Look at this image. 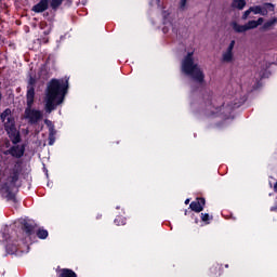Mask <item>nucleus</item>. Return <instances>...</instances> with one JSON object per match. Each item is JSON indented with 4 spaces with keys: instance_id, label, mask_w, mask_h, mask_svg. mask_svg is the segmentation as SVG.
<instances>
[{
    "instance_id": "nucleus-1",
    "label": "nucleus",
    "mask_w": 277,
    "mask_h": 277,
    "mask_svg": "<svg viewBox=\"0 0 277 277\" xmlns=\"http://www.w3.org/2000/svg\"><path fill=\"white\" fill-rule=\"evenodd\" d=\"M66 92H68V79H52L48 83L44 97L45 111L48 114H51L56 105H62L64 103Z\"/></svg>"
},
{
    "instance_id": "nucleus-2",
    "label": "nucleus",
    "mask_w": 277,
    "mask_h": 277,
    "mask_svg": "<svg viewBox=\"0 0 277 277\" xmlns=\"http://www.w3.org/2000/svg\"><path fill=\"white\" fill-rule=\"evenodd\" d=\"M16 181H18V171L16 169L6 168L0 174V194L8 200H15L16 198Z\"/></svg>"
},
{
    "instance_id": "nucleus-3",
    "label": "nucleus",
    "mask_w": 277,
    "mask_h": 277,
    "mask_svg": "<svg viewBox=\"0 0 277 277\" xmlns=\"http://www.w3.org/2000/svg\"><path fill=\"white\" fill-rule=\"evenodd\" d=\"M182 72L190 77L196 83H202L205 81L202 69L194 62V51L188 52L182 61Z\"/></svg>"
},
{
    "instance_id": "nucleus-4",
    "label": "nucleus",
    "mask_w": 277,
    "mask_h": 277,
    "mask_svg": "<svg viewBox=\"0 0 277 277\" xmlns=\"http://www.w3.org/2000/svg\"><path fill=\"white\" fill-rule=\"evenodd\" d=\"M4 129L11 137L13 144H18L21 142V134L18 133V130H16V126L14 124V118L12 117V110L10 108H6L0 116Z\"/></svg>"
},
{
    "instance_id": "nucleus-5",
    "label": "nucleus",
    "mask_w": 277,
    "mask_h": 277,
    "mask_svg": "<svg viewBox=\"0 0 277 277\" xmlns=\"http://www.w3.org/2000/svg\"><path fill=\"white\" fill-rule=\"evenodd\" d=\"M25 118L30 124H36L42 120V111L27 107L25 110Z\"/></svg>"
},
{
    "instance_id": "nucleus-6",
    "label": "nucleus",
    "mask_w": 277,
    "mask_h": 277,
    "mask_svg": "<svg viewBox=\"0 0 277 277\" xmlns=\"http://www.w3.org/2000/svg\"><path fill=\"white\" fill-rule=\"evenodd\" d=\"M234 49L235 40H232L226 50L222 53L221 61L223 62V64H233V62H235V53L233 52Z\"/></svg>"
},
{
    "instance_id": "nucleus-7",
    "label": "nucleus",
    "mask_w": 277,
    "mask_h": 277,
    "mask_svg": "<svg viewBox=\"0 0 277 277\" xmlns=\"http://www.w3.org/2000/svg\"><path fill=\"white\" fill-rule=\"evenodd\" d=\"M163 16V27L162 31L163 34H168V31H176V25H174V22H172V16H170V12L164 11L162 12Z\"/></svg>"
},
{
    "instance_id": "nucleus-8",
    "label": "nucleus",
    "mask_w": 277,
    "mask_h": 277,
    "mask_svg": "<svg viewBox=\"0 0 277 277\" xmlns=\"http://www.w3.org/2000/svg\"><path fill=\"white\" fill-rule=\"evenodd\" d=\"M25 250L22 247H17L14 242H8L6 252L8 254H23L29 252V247L24 245Z\"/></svg>"
},
{
    "instance_id": "nucleus-9",
    "label": "nucleus",
    "mask_w": 277,
    "mask_h": 277,
    "mask_svg": "<svg viewBox=\"0 0 277 277\" xmlns=\"http://www.w3.org/2000/svg\"><path fill=\"white\" fill-rule=\"evenodd\" d=\"M28 83L29 84H28V90H27V95H26L27 107H32L34 98L36 96V91L34 89V83H36V80L34 78H30Z\"/></svg>"
},
{
    "instance_id": "nucleus-10",
    "label": "nucleus",
    "mask_w": 277,
    "mask_h": 277,
    "mask_svg": "<svg viewBox=\"0 0 277 277\" xmlns=\"http://www.w3.org/2000/svg\"><path fill=\"white\" fill-rule=\"evenodd\" d=\"M205 198H197L195 201H193L189 207L192 211H195V213H200L205 209Z\"/></svg>"
},
{
    "instance_id": "nucleus-11",
    "label": "nucleus",
    "mask_w": 277,
    "mask_h": 277,
    "mask_svg": "<svg viewBox=\"0 0 277 277\" xmlns=\"http://www.w3.org/2000/svg\"><path fill=\"white\" fill-rule=\"evenodd\" d=\"M49 10V0H40L35 6H32V12L40 14Z\"/></svg>"
},
{
    "instance_id": "nucleus-12",
    "label": "nucleus",
    "mask_w": 277,
    "mask_h": 277,
    "mask_svg": "<svg viewBox=\"0 0 277 277\" xmlns=\"http://www.w3.org/2000/svg\"><path fill=\"white\" fill-rule=\"evenodd\" d=\"M10 155H12V157H16L17 159L23 157V155H25V147L21 146V145H16L13 146L10 150H9Z\"/></svg>"
},
{
    "instance_id": "nucleus-13",
    "label": "nucleus",
    "mask_w": 277,
    "mask_h": 277,
    "mask_svg": "<svg viewBox=\"0 0 277 277\" xmlns=\"http://www.w3.org/2000/svg\"><path fill=\"white\" fill-rule=\"evenodd\" d=\"M259 25H263V17H260L256 21H249L246 24L247 31H250V29H256V27H259Z\"/></svg>"
},
{
    "instance_id": "nucleus-14",
    "label": "nucleus",
    "mask_w": 277,
    "mask_h": 277,
    "mask_svg": "<svg viewBox=\"0 0 277 277\" xmlns=\"http://www.w3.org/2000/svg\"><path fill=\"white\" fill-rule=\"evenodd\" d=\"M232 27L236 34H245V31H248V28L245 25H239L237 22L232 23Z\"/></svg>"
},
{
    "instance_id": "nucleus-15",
    "label": "nucleus",
    "mask_w": 277,
    "mask_h": 277,
    "mask_svg": "<svg viewBox=\"0 0 277 277\" xmlns=\"http://www.w3.org/2000/svg\"><path fill=\"white\" fill-rule=\"evenodd\" d=\"M250 11L253 12V14H261L262 16L267 15V11L263 8V5L251 6Z\"/></svg>"
},
{
    "instance_id": "nucleus-16",
    "label": "nucleus",
    "mask_w": 277,
    "mask_h": 277,
    "mask_svg": "<svg viewBox=\"0 0 277 277\" xmlns=\"http://www.w3.org/2000/svg\"><path fill=\"white\" fill-rule=\"evenodd\" d=\"M58 277H77V273L72 269L63 268Z\"/></svg>"
},
{
    "instance_id": "nucleus-17",
    "label": "nucleus",
    "mask_w": 277,
    "mask_h": 277,
    "mask_svg": "<svg viewBox=\"0 0 277 277\" xmlns=\"http://www.w3.org/2000/svg\"><path fill=\"white\" fill-rule=\"evenodd\" d=\"M232 5L238 10H243L246 8V0H234Z\"/></svg>"
},
{
    "instance_id": "nucleus-18",
    "label": "nucleus",
    "mask_w": 277,
    "mask_h": 277,
    "mask_svg": "<svg viewBox=\"0 0 277 277\" xmlns=\"http://www.w3.org/2000/svg\"><path fill=\"white\" fill-rule=\"evenodd\" d=\"M37 237L39 239H47V237H49V232L47 229H44V228H39L37 230Z\"/></svg>"
},
{
    "instance_id": "nucleus-19",
    "label": "nucleus",
    "mask_w": 277,
    "mask_h": 277,
    "mask_svg": "<svg viewBox=\"0 0 277 277\" xmlns=\"http://www.w3.org/2000/svg\"><path fill=\"white\" fill-rule=\"evenodd\" d=\"M212 220L213 215H210L209 213H201V221L205 222V224H211Z\"/></svg>"
},
{
    "instance_id": "nucleus-20",
    "label": "nucleus",
    "mask_w": 277,
    "mask_h": 277,
    "mask_svg": "<svg viewBox=\"0 0 277 277\" xmlns=\"http://www.w3.org/2000/svg\"><path fill=\"white\" fill-rule=\"evenodd\" d=\"M56 133L57 132L55 130H51V132H49V146H53L55 144Z\"/></svg>"
},
{
    "instance_id": "nucleus-21",
    "label": "nucleus",
    "mask_w": 277,
    "mask_h": 277,
    "mask_svg": "<svg viewBox=\"0 0 277 277\" xmlns=\"http://www.w3.org/2000/svg\"><path fill=\"white\" fill-rule=\"evenodd\" d=\"M115 224L117 226H124L127 224V219L122 217V216H117L115 219Z\"/></svg>"
},
{
    "instance_id": "nucleus-22",
    "label": "nucleus",
    "mask_w": 277,
    "mask_h": 277,
    "mask_svg": "<svg viewBox=\"0 0 277 277\" xmlns=\"http://www.w3.org/2000/svg\"><path fill=\"white\" fill-rule=\"evenodd\" d=\"M262 8L266 11L267 14L268 12H274L276 6L272 3H264L262 4Z\"/></svg>"
},
{
    "instance_id": "nucleus-23",
    "label": "nucleus",
    "mask_w": 277,
    "mask_h": 277,
    "mask_svg": "<svg viewBox=\"0 0 277 277\" xmlns=\"http://www.w3.org/2000/svg\"><path fill=\"white\" fill-rule=\"evenodd\" d=\"M63 1L64 0H52L51 8H53V10H55V8H60V5H62Z\"/></svg>"
},
{
    "instance_id": "nucleus-24",
    "label": "nucleus",
    "mask_w": 277,
    "mask_h": 277,
    "mask_svg": "<svg viewBox=\"0 0 277 277\" xmlns=\"http://www.w3.org/2000/svg\"><path fill=\"white\" fill-rule=\"evenodd\" d=\"M44 122H45L47 127H49V132H51V130L55 131V128H54L53 122L51 120L45 119Z\"/></svg>"
},
{
    "instance_id": "nucleus-25",
    "label": "nucleus",
    "mask_w": 277,
    "mask_h": 277,
    "mask_svg": "<svg viewBox=\"0 0 277 277\" xmlns=\"http://www.w3.org/2000/svg\"><path fill=\"white\" fill-rule=\"evenodd\" d=\"M180 10H187V0H180Z\"/></svg>"
},
{
    "instance_id": "nucleus-26",
    "label": "nucleus",
    "mask_w": 277,
    "mask_h": 277,
    "mask_svg": "<svg viewBox=\"0 0 277 277\" xmlns=\"http://www.w3.org/2000/svg\"><path fill=\"white\" fill-rule=\"evenodd\" d=\"M0 241H8V234L5 232L0 233Z\"/></svg>"
},
{
    "instance_id": "nucleus-27",
    "label": "nucleus",
    "mask_w": 277,
    "mask_h": 277,
    "mask_svg": "<svg viewBox=\"0 0 277 277\" xmlns=\"http://www.w3.org/2000/svg\"><path fill=\"white\" fill-rule=\"evenodd\" d=\"M251 13H252V11H250V9L247 10V11L243 13V15H242V21H247L248 16H250Z\"/></svg>"
},
{
    "instance_id": "nucleus-28",
    "label": "nucleus",
    "mask_w": 277,
    "mask_h": 277,
    "mask_svg": "<svg viewBox=\"0 0 277 277\" xmlns=\"http://www.w3.org/2000/svg\"><path fill=\"white\" fill-rule=\"evenodd\" d=\"M274 23H276V19L266 23L265 27H272V25H274Z\"/></svg>"
},
{
    "instance_id": "nucleus-29",
    "label": "nucleus",
    "mask_w": 277,
    "mask_h": 277,
    "mask_svg": "<svg viewBox=\"0 0 277 277\" xmlns=\"http://www.w3.org/2000/svg\"><path fill=\"white\" fill-rule=\"evenodd\" d=\"M216 109V111L215 113H212L211 115L213 116L214 114H217V111H222V107H220V108H215Z\"/></svg>"
},
{
    "instance_id": "nucleus-30",
    "label": "nucleus",
    "mask_w": 277,
    "mask_h": 277,
    "mask_svg": "<svg viewBox=\"0 0 277 277\" xmlns=\"http://www.w3.org/2000/svg\"><path fill=\"white\" fill-rule=\"evenodd\" d=\"M155 5H157V8H159V0H155Z\"/></svg>"
},
{
    "instance_id": "nucleus-31",
    "label": "nucleus",
    "mask_w": 277,
    "mask_h": 277,
    "mask_svg": "<svg viewBox=\"0 0 277 277\" xmlns=\"http://www.w3.org/2000/svg\"><path fill=\"white\" fill-rule=\"evenodd\" d=\"M274 192L277 193V182H276L275 185H274Z\"/></svg>"
},
{
    "instance_id": "nucleus-32",
    "label": "nucleus",
    "mask_w": 277,
    "mask_h": 277,
    "mask_svg": "<svg viewBox=\"0 0 277 277\" xmlns=\"http://www.w3.org/2000/svg\"><path fill=\"white\" fill-rule=\"evenodd\" d=\"M188 202H189V199H186V200H185V205H187Z\"/></svg>"
},
{
    "instance_id": "nucleus-33",
    "label": "nucleus",
    "mask_w": 277,
    "mask_h": 277,
    "mask_svg": "<svg viewBox=\"0 0 277 277\" xmlns=\"http://www.w3.org/2000/svg\"><path fill=\"white\" fill-rule=\"evenodd\" d=\"M271 211H276V208H271Z\"/></svg>"
},
{
    "instance_id": "nucleus-34",
    "label": "nucleus",
    "mask_w": 277,
    "mask_h": 277,
    "mask_svg": "<svg viewBox=\"0 0 277 277\" xmlns=\"http://www.w3.org/2000/svg\"><path fill=\"white\" fill-rule=\"evenodd\" d=\"M0 101H1V94H0Z\"/></svg>"
}]
</instances>
